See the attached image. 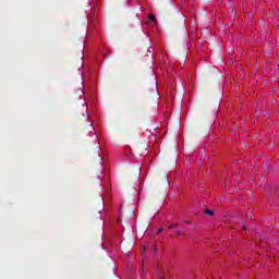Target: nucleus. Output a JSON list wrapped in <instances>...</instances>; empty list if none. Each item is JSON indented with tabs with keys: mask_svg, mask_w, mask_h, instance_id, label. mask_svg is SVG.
Masks as SVG:
<instances>
[{
	"mask_svg": "<svg viewBox=\"0 0 279 279\" xmlns=\"http://www.w3.org/2000/svg\"><path fill=\"white\" fill-rule=\"evenodd\" d=\"M204 215H208L209 217H213V215H215V210H213L210 208H206L204 210Z\"/></svg>",
	"mask_w": 279,
	"mask_h": 279,
	"instance_id": "1",
	"label": "nucleus"
},
{
	"mask_svg": "<svg viewBox=\"0 0 279 279\" xmlns=\"http://www.w3.org/2000/svg\"><path fill=\"white\" fill-rule=\"evenodd\" d=\"M148 19H149V21H153V23H156V15L149 14Z\"/></svg>",
	"mask_w": 279,
	"mask_h": 279,
	"instance_id": "2",
	"label": "nucleus"
},
{
	"mask_svg": "<svg viewBox=\"0 0 279 279\" xmlns=\"http://www.w3.org/2000/svg\"><path fill=\"white\" fill-rule=\"evenodd\" d=\"M168 228H169V230H171L173 228H178V223L170 225Z\"/></svg>",
	"mask_w": 279,
	"mask_h": 279,
	"instance_id": "3",
	"label": "nucleus"
},
{
	"mask_svg": "<svg viewBox=\"0 0 279 279\" xmlns=\"http://www.w3.org/2000/svg\"><path fill=\"white\" fill-rule=\"evenodd\" d=\"M185 223L191 225V223H192V221H191V220H185Z\"/></svg>",
	"mask_w": 279,
	"mask_h": 279,
	"instance_id": "4",
	"label": "nucleus"
},
{
	"mask_svg": "<svg viewBox=\"0 0 279 279\" xmlns=\"http://www.w3.org/2000/svg\"><path fill=\"white\" fill-rule=\"evenodd\" d=\"M175 233L180 235L182 234V231L178 230Z\"/></svg>",
	"mask_w": 279,
	"mask_h": 279,
	"instance_id": "5",
	"label": "nucleus"
},
{
	"mask_svg": "<svg viewBox=\"0 0 279 279\" xmlns=\"http://www.w3.org/2000/svg\"><path fill=\"white\" fill-rule=\"evenodd\" d=\"M160 232H162V229H159V230L157 231V234H160Z\"/></svg>",
	"mask_w": 279,
	"mask_h": 279,
	"instance_id": "6",
	"label": "nucleus"
},
{
	"mask_svg": "<svg viewBox=\"0 0 279 279\" xmlns=\"http://www.w3.org/2000/svg\"><path fill=\"white\" fill-rule=\"evenodd\" d=\"M80 93H82L84 95V90L80 89Z\"/></svg>",
	"mask_w": 279,
	"mask_h": 279,
	"instance_id": "7",
	"label": "nucleus"
},
{
	"mask_svg": "<svg viewBox=\"0 0 279 279\" xmlns=\"http://www.w3.org/2000/svg\"><path fill=\"white\" fill-rule=\"evenodd\" d=\"M243 230H247V227H243Z\"/></svg>",
	"mask_w": 279,
	"mask_h": 279,
	"instance_id": "8",
	"label": "nucleus"
}]
</instances>
